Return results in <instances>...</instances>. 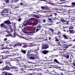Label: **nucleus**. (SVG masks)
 <instances>
[{
	"label": "nucleus",
	"mask_w": 75,
	"mask_h": 75,
	"mask_svg": "<svg viewBox=\"0 0 75 75\" xmlns=\"http://www.w3.org/2000/svg\"><path fill=\"white\" fill-rule=\"evenodd\" d=\"M54 39H55V41H56V42L59 41V40L57 38V36L55 37Z\"/></svg>",
	"instance_id": "15"
},
{
	"label": "nucleus",
	"mask_w": 75,
	"mask_h": 75,
	"mask_svg": "<svg viewBox=\"0 0 75 75\" xmlns=\"http://www.w3.org/2000/svg\"><path fill=\"white\" fill-rule=\"evenodd\" d=\"M4 1H5L6 3H9V0H4Z\"/></svg>",
	"instance_id": "31"
},
{
	"label": "nucleus",
	"mask_w": 75,
	"mask_h": 75,
	"mask_svg": "<svg viewBox=\"0 0 75 75\" xmlns=\"http://www.w3.org/2000/svg\"><path fill=\"white\" fill-rule=\"evenodd\" d=\"M4 24H11V23L10 22V21H9V20H7L6 21H4Z\"/></svg>",
	"instance_id": "6"
},
{
	"label": "nucleus",
	"mask_w": 75,
	"mask_h": 75,
	"mask_svg": "<svg viewBox=\"0 0 75 75\" xmlns=\"http://www.w3.org/2000/svg\"><path fill=\"white\" fill-rule=\"evenodd\" d=\"M17 46H21L22 45V44L20 43H16Z\"/></svg>",
	"instance_id": "19"
},
{
	"label": "nucleus",
	"mask_w": 75,
	"mask_h": 75,
	"mask_svg": "<svg viewBox=\"0 0 75 75\" xmlns=\"http://www.w3.org/2000/svg\"><path fill=\"white\" fill-rule=\"evenodd\" d=\"M7 38H5L4 39V41H7Z\"/></svg>",
	"instance_id": "44"
},
{
	"label": "nucleus",
	"mask_w": 75,
	"mask_h": 75,
	"mask_svg": "<svg viewBox=\"0 0 75 75\" xmlns=\"http://www.w3.org/2000/svg\"><path fill=\"white\" fill-rule=\"evenodd\" d=\"M11 68L10 67H9L6 66L5 67V69H6V70H9Z\"/></svg>",
	"instance_id": "13"
},
{
	"label": "nucleus",
	"mask_w": 75,
	"mask_h": 75,
	"mask_svg": "<svg viewBox=\"0 0 75 75\" xmlns=\"http://www.w3.org/2000/svg\"><path fill=\"white\" fill-rule=\"evenodd\" d=\"M73 28H74V27L72 26H70L69 28V29L70 30L71 29H73Z\"/></svg>",
	"instance_id": "32"
},
{
	"label": "nucleus",
	"mask_w": 75,
	"mask_h": 75,
	"mask_svg": "<svg viewBox=\"0 0 75 75\" xmlns=\"http://www.w3.org/2000/svg\"><path fill=\"white\" fill-rule=\"evenodd\" d=\"M42 52L43 54H48V52H50V51L48 50H45L42 51Z\"/></svg>",
	"instance_id": "7"
},
{
	"label": "nucleus",
	"mask_w": 75,
	"mask_h": 75,
	"mask_svg": "<svg viewBox=\"0 0 75 75\" xmlns=\"http://www.w3.org/2000/svg\"><path fill=\"white\" fill-rule=\"evenodd\" d=\"M72 64L74 67H75V60L74 61V62L72 63Z\"/></svg>",
	"instance_id": "35"
},
{
	"label": "nucleus",
	"mask_w": 75,
	"mask_h": 75,
	"mask_svg": "<svg viewBox=\"0 0 75 75\" xmlns=\"http://www.w3.org/2000/svg\"><path fill=\"white\" fill-rule=\"evenodd\" d=\"M10 68L11 69H16L17 68V67H16L14 66L12 67H10Z\"/></svg>",
	"instance_id": "21"
},
{
	"label": "nucleus",
	"mask_w": 75,
	"mask_h": 75,
	"mask_svg": "<svg viewBox=\"0 0 75 75\" xmlns=\"http://www.w3.org/2000/svg\"><path fill=\"white\" fill-rule=\"evenodd\" d=\"M54 16H57V15L56 13H54Z\"/></svg>",
	"instance_id": "63"
},
{
	"label": "nucleus",
	"mask_w": 75,
	"mask_h": 75,
	"mask_svg": "<svg viewBox=\"0 0 75 75\" xmlns=\"http://www.w3.org/2000/svg\"><path fill=\"white\" fill-rule=\"evenodd\" d=\"M21 52H22V53H23V54H25V53H26V50H23L22 49H21Z\"/></svg>",
	"instance_id": "17"
},
{
	"label": "nucleus",
	"mask_w": 75,
	"mask_h": 75,
	"mask_svg": "<svg viewBox=\"0 0 75 75\" xmlns=\"http://www.w3.org/2000/svg\"><path fill=\"white\" fill-rule=\"evenodd\" d=\"M71 20H73L71 21V23H74V22H75V21H74V20H75V19H73L71 18Z\"/></svg>",
	"instance_id": "27"
},
{
	"label": "nucleus",
	"mask_w": 75,
	"mask_h": 75,
	"mask_svg": "<svg viewBox=\"0 0 75 75\" xmlns=\"http://www.w3.org/2000/svg\"><path fill=\"white\" fill-rule=\"evenodd\" d=\"M10 36V37H13V35H12V34H8L6 35H5V37H8L9 36Z\"/></svg>",
	"instance_id": "12"
},
{
	"label": "nucleus",
	"mask_w": 75,
	"mask_h": 75,
	"mask_svg": "<svg viewBox=\"0 0 75 75\" xmlns=\"http://www.w3.org/2000/svg\"><path fill=\"white\" fill-rule=\"evenodd\" d=\"M42 12L44 13H47V11H43Z\"/></svg>",
	"instance_id": "50"
},
{
	"label": "nucleus",
	"mask_w": 75,
	"mask_h": 75,
	"mask_svg": "<svg viewBox=\"0 0 75 75\" xmlns=\"http://www.w3.org/2000/svg\"><path fill=\"white\" fill-rule=\"evenodd\" d=\"M40 30H41V28H37L36 30V32H38Z\"/></svg>",
	"instance_id": "29"
},
{
	"label": "nucleus",
	"mask_w": 75,
	"mask_h": 75,
	"mask_svg": "<svg viewBox=\"0 0 75 75\" xmlns=\"http://www.w3.org/2000/svg\"><path fill=\"white\" fill-rule=\"evenodd\" d=\"M24 67L25 68H30V67L26 66H24Z\"/></svg>",
	"instance_id": "40"
},
{
	"label": "nucleus",
	"mask_w": 75,
	"mask_h": 75,
	"mask_svg": "<svg viewBox=\"0 0 75 75\" xmlns=\"http://www.w3.org/2000/svg\"><path fill=\"white\" fill-rule=\"evenodd\" d=\"M28 33H29L30 34V35H32L33 34V32H28Z\"/></svg>",
	"instance_id": "25"
},
{
	"label": "nucleus",
	"mask_w": 75,
	"mask_h": 75,
	"mask_svg": "<svg viewBox=\"0 0 75 75\" xmlns=\"http://www.w3.org/2000/svg\"><path fill=\"white\" fill-rule=\"evenodd\" d=\"M49 40L50 41L51 40V37H49Z\"/></svg>",
	"instance_id": "60"
},
{
	"label": "nucleus",
	"mask_w": 75,
	"mask_h": 75,
	"mask_svg": "<svg viewBox=\"0 0 75 75\" xmlns=\"http://www.w3.org/2000/svg\"><path fill=\"white\" fill-rule=\"evenodd\" d=\"M17 43H16V44L13 46V47H17Z\"/></svg>",
	"instance_id": "49"
},
{
	"label": "nucleus",
	"mask_w": 75,
	"mask_h": 75,
	"mask_svg": "<svg viewBox=\"0 0 75 75\" xmlns=\"http://www.w3.org/2000/svg\"><path fill=\"white\" fill-rule=\"evenodd\" d=\"M69 30L70 34H74V33H75V31H74V30Z\"/></svg>",
	"instance_id": "10"
},
{
	"label": "nucleus",
	"mask_w": 75,
	"mask_h": 75,
	"mask_svg": "<svg viewBox=\"0 0 75 75\" xmlns=\"http://www.w3.org/2000/svg\"><path fill=\"white\" fill-rule=\"evenodd\" d=\"M64 57H65L67 59H68L69 58V53H67L66 54L63 55Z\"/></svg>",
	"instance_id": "9"
},
{
	"label": "nucleus",
	"mask_w": 75,
	"mask_h": 75,
	"mask_svg": "<svg viewBox=\"0 0 75 75\" xmlns=\"http://www.w3.org/2000/svg\"><path fill=\"white\" fill-rule=\"evenodd\" d=\"M2 13H8V9L7 8H5L2 11Z\"/></svg>",
	"instance_id": "5"
},
{
	"label": "nucleus",
	"mask_w": 75,
	"mask_h": 75,
	"mask_svg": "<svg viewBox=\"0 0 75 75\" xmlns=\"http://www.w3.org/2000/svg\"><path fill=\"white\" fill-rule=\"evenodd\" d=\"M10 30H10V32H11V33L13 32V28L10 29Z\"/></svg>",
	"instance_id": "38"
},
{
	"label": "nucleus",
	"mask_w": 75,
	"mask_h": 75,
	"mask_svg": "<svg viewBox=\"0 0 75 75\" xmlns=\"http://www.w3.org/2000/svg\"><path fill=\"white\" fill-rule=\"evenodd\" d=\"M16 25H15V24H14L13 28V29L14 30H16Z\"/></svg>",
	"instance_id": "26"
},
{
	"label": "nucleus",
	"mask_w": 75,
	"mask_h": 75,
	"mask_svg": "<svg viewBox=\"0 0 75 75\" xmlns=\"http://www.w3.org/2000/svg\"><path fill=\"white\" fill-rule=\"evenodd\" d=\"M20 74H23V72H21V71H20L19 72Z\"/></svg>",
	"instance_id": "55"
},
{
	"label": "nucleus",
	"mask_w": 75,
	"mask_h": 75,
	"mask_svg": "<svg viewBox=\"0 0 75 75\" xmlns=\"http://www.w3.org/2000/svg\"><path fill=\"white\" fill-rule=\"evenodd\" d=\"M35 30H36L35 28H32V30L33 31H35Z\"/></svg>",
	"instance_id": "33"
},
{
	"label": "nucleus",
	"mask_w": 75,
	"mask_h": 75,
	"mask_svg": "<svg viewBox=\"0 0 75 75\" xmlns=\"http://www.w3.org/2000/svg\"><path fill=\"white\" fill-rule=\"evenodd\" d=\"M49 30L50 31H51L52 33H53V32H54V30L52 29H50Z\"/></svg>",
	"instance_id": "23"
},
{
	"label": "nucleus",
	"mask_w": 75,
	"mask_h": 75,
	"mask_svg": "<svg viewBox=\"0 0 75 75\" xmlns=\"http://www.w3.org/2000/svg\"><path fill=\"white\" fill-rule=\"evenodd\" d=\"M8 27L9 28V29H12V27H11V25H10L8 26Z\"/></svg>",
	"instance_id": "37"
},
{
	"label": "nucleus",
	"mask_w": 75,
	"mask_h": 75,
	"mask_svg": "<svg viewBox=\"0 0 75 75\" xmlns=\"http://www.w3.org/2000/svg\"><path fill=\"white\" fill-rule=\"evenodd\" d=\"M41 26H37L36 27V28H41Z\"/></svg>",
	"instance_id": "47"
},
{
	"label": "nucleus",
	"mask_w": 75,
	"mask_h": 75,
	"mask_svg": "<svg viewBox=\"0 0 75 75\" xmlns=\"http://www.w3.org/2000/svg\"><path fill=\"white\" fill-rule=\"evenodd\" d=\"M52 25L51 23H49L48 25Z\"/></svg>",
	"instance_id": "61"
},
{
	"label": "nucleus",
	"mask_w": 75,
	"mask_h": 75,
	"mask_svg": "<svg viewBox=\"0 0 75 75\" xmlns=\"http://www.w3.org/2000/svg\"><path fill=\"white\" fill-rule=\"evenodd\" d=\"M37 53L35 54H27V58L28 59H34L35 58L37 57Z\"/></svg>",
	"instance_id": "1"
},
{
	"label": "nucleus",
	"mask_w": 75,
	"mask_h": 75,
	"mask_svg": "<svg viewBox=\"0 0 75 75\" xmlns=\"http://www.w3.org/2000/svg\"><path fill=\"white\" fill-rule=\"evenodd\" d=\"M21 18H20L18 20V21H19V22H20V21H21Z\"/></svg>",
	"instance_id": "41"
},
{
	"label": "nucleus",
	"mask_w": 75,
	"mask_h": 75,
	"mask_svg": "<svg viewBox=\"0 0 75 75\" xmlns=\"http://www.w3.org/2000/svg\"><path fill=\"white\" fill-rule=\"evenodd\" d=\"M62 37H64V39H68V36L65 35H62Z\"/></svg>",
	"instance_id": "11"
},
{
	"label": "nucleus",
	"mask_w": 75,
	"mask_h": 75,
	"mask_svg": "<svg viewBox=\"0 0 75 75\" xmlns=\"http://www.w3.org/2000/svg\"><path fill=\"white\" fill-rule=\"evenodd\" d=\"M59 70H60V71H65V70H64L63 69H59Z\"/></svg>",
	"instance_id": "51"
},
{
	"label": "nucleus",
	"mask_w": 75,
	"mask_h": 75,
	"mask_svg": "<svg viewBox=\"0 0 75 75\" xmlns=\"http://www.w3.org/2000/svg\"><path fill=\"white\" fill-rule=\"evenodd\" d=\"M70 59H71V60H69V62H72V61H71V58H70Z\"/></svg>",
	"instance_id": "52"
},
{
	"label": "nucleus",
	"mask_w": 75,
	"mask_h": 75,
	"mask_svg": "<svg viewBox=\"0 0 75 75\" xmlns=\"http://www.w3.org/2000/svg\"><path fill=\"white\" fill-rule=\"evenodd\" d=\"M41 8H42V9H44V6H41Z\"/></svg>",
	"instance_id": "59"
},
{
	"label": "nucleus",
	"mask_w": 75,
	"mask_h": 75,
	"mask_svg": "<svg viewBox=\"0 0 75 75\" xmlns=\"http://www.w3.org/2000/svg\"><path fill=\"white\" fill-rule=\"evenodd\" d=\"M43 21L44 23H45V22H46L45 20V19L43 20Z\"/></svg>",
	"instance_id": "64"
},
{
	"label": "nucleus",
	"mask_w": 75,
	"mask_h": 75,
	"mask_svg": "<svg viewBox=\"0 0 75 75\" xmlns=\"http://www.w3.org/2000/svg\"><path fill=\"white\" fill-rule=\"evenodd\" d=\"M60 21L61 22L65 24L66 25H68L69 24V22H70V21H67L65 20L63 18H61Z\"/></svg>",
	"instance_id": "2"
},
{
	"label": "nucleus",
	"mask_w": 75,
	"mask_h": 75,
	"mask_svg": "<svg viewBox=\"0 0 75 75\" xmlns=\"http://www.w3.org/2000/svg\"><path fill=\"white\" fill-rule=\"evenodd\" d=\"M58 75H64V73H63L61 72L60 73V74L59 73H58L57 74Z\"/></svg>",
	"instance_id": "28"
},
{
	"label": "nucleus",
	"mask_w": 75,
	"mask_h": 75,
	"mask_svg": "<svg viewBox=\"0 0 75 75\" xmlns=\"http://www.w3.org/2000/svg\"><path fill=\"white\" fill-rule=\"evenodd\" d=\"M49 48V46L47 44L44 45H42V50H43V49H47V48Z\"/></svg>",
	"instance_id": "3"
},
{
	"label": "nucleus",
	"mask_w": 75,
	"mask_h": 75,
	"mask_svg": "<svg viewBox=\"0 0 75 75\" xmlns=\"http://www.w3.org/2000/svg\"><path fill=\"white\" fill-rule=\"evenodd\" d=\"M34 75V74L33 73H28L27 74V75Z\"/></svg>",
	"instance_id": "42"
},
{
	"label": "nucleus",
	"mask_w": 75,
	"mask_h": 75,
	"mask_svg": "<svg viewBox=\"0 0 75 75\" xmlns=\"http://www.w3.org/2000/svg\"><path fill=\"white\" fill-rule=\"evenodd\" d=\"M44 10H47V7H44Z\"/></svg>",
	"instance_id": "54"
},
{
	"label": "nucleus",
	"mask_w": 75,
	"mask_h": 75,
	"mask_svg": "<svg viewBox=\"0 0 75 75\" xmlns=\"http://www.w3.org/2000/svg\"><path fill=\"white\" fill-rule=\"evenodd\" d=\"M21 71H23V73H24V72H25V73H26V71H25V69L23 68H21Z\"/></svg>",
	"instance_id": "16"
},
{
	"label": "nucleus",
	"mask_w": 75,
	"mask_h": 75,
	"mask_svg": "<svg viewBox=\"0 0 75 75\" xmlns=\"http://www.w3.org/2000/svg\"><path fill=\"white\" fill-rule=\"evenodd\" d=\"M34 74H36V75H42V74L41 73H35Z\"/></svg>",
	"instance_id": "20"
},
{
	"label": "nucleus",
	"mask_w": 75,
	"mask_h": 75,
	"mask_svg": "<svg viewBox=\"0 0 75 75\" xmlns=\"http://www.w3.org/2000/svg\"><path fill=\"white\" fill-rule=\"evenodd\" d=\"M71 24H72L73 25H74V26H75V23H71Z\"/></svg>",
	"instance_id": "56"
},
{
	"label": "nucleus",
	"mask_w": 75,
	"mask_h": 75,
	"mask_svg": "<svg viewBox=\"0 0 75 75\" xmlns=\"http://www.w3.org/2000/svg\"><path fill=\"white\" fill-rule=\"evenodd\" d=\"M32 66H33V68H34V67H36V65H35V64H33V65H32Z\"/></svg>",
	"instance_id": "46"
},
{
	"label": "nucleus",
	"mask_w": 75,
	"mask_h": 75,
	"mask_svg": "<svg viewBox=\"0 0 75 75\" xmlns=\"http://www.w3.org/2000/svg\"><path fill=\"white\" fill-rule=\"evenodd\" d=\"M1 16H4L5 15V14L3 13H1Z\"/></svg>",
	"instance_id": "48"
},
{
	"label": "nucleus",
	"mask_w": 75,
	"mask_h": 75,
	"mask_svg": "<svg viewBox=\"0 0 75 75\" xmlns=\"http://www.w3.org/2000/svg\"><path fill=\"white\" fill-rule=\"evenodd\" d=\"M61 42L59 41L58 42H57V44L58 46H59V45H61Z\"/></svg>",
	"instance_id": "18"
},
{
	"label": "nucleus",
	"mask_w": 75,
	"mask_h": 75,
	"mask_svg": "<svg viewBox=\"0 0 75 75\" xmlns=\"http://www.w3.org/2000/svg\"><path fill=\"white\" fill-rule=\"evenodd\" d=\"M28 45H24L23 46H22V47L23 48H26L27 47Z\"/></svg>",
	"instance_id": "24"
},
{
	"label": "nucleus",
	"mask_w": 75,
	"mask_h": 75,
	"mask_svg": "<svg viewBox=\"0 0 75 75\" xmlns=\"http://www.w3.org/2000/svg\"><path fill=\"white\" fill-rule=\"evenodd\" d=\"M2 53H6V51L5 50H4L3 52H1V54H2Z\"/></svg>",
	"instance_id": "43"
},
{
	"label": "nucleus",
	"mask_w": 75,
	"mask_h": 75,
	"mask_svg": "<svg viewBox=\"0 0 75 75\" xmlns=\"http://www.w3.org/2000/svg\"><path fill=\"white\" fill-rule=\"evenodd\" d=\"M71 5L73 6H75V2L71 3Z\"/></svg>",
	"instance_id": "30"
},
{
	"label": "nucleus",
	"mask_w": 75,
	"mask_h": 75,
	"mask_svg": "<svg viewBox=\"0 0 75 75\" xmlns=\"http://www.w3.org/2000/svg\"><path fill=\"white\" fill-rule=\"evenodd\" d=\"M5 63L6 64H10V62H9V61L7 60L5 62Z\"/></svg>",
	"instance_id": "22"
},
{
	"label": "nucleus",
	"mask_w": 75,
	"mask_h": 75,
	"mask_svg": "<svg viewBox=\"0 0 75 75\" xmlns=\"http://www.w3.org/2000/svg\"><path fill=\"white\" fill-rule=\"evenodd\" d=\"M55 62L56 63V64H60V62H59L57 60V59H55L54 60Z\"/></svg>",
	"instance_id": "14"
},
{
	"label": "nucleus",
	"mask_w": 75,
	"mask_h": 75,
	"mask_svg": "<svg viewBox=\"0 0 75 75\" xmlns=\"http://www.w3.org/2000/svg\"><path fill=\"white\" fill-rule=\"evenodd\" d=\"M0 50H4V48H3V47H2V48H1V47L0 48Z\"/></svg>",
	"instance_id": "58"
},
{
	"label": "nucleus",
	"mask_w": 75,
	"mask_h": 75,
	"mask_svg": "<svg viewBox=\"0 0 75 75\" xmlns=\"http://www.w3.org/2000/svg\"><path fill=\"white\" fill-rule=\"evenodd\" d=\"M70 45H66V48H68V47H70Z\"/></svg>",
	"instance_id": "45"
},
{
	"label": "nucleus",
	"mask_w": 75,
	"mask_h": 75,
	"mask_svg": "<svg viewBox=\"0 0 75 75\" xmlns=\"http://www.w3.org/2000/svg\"><path fill=\"white\" fill-rule=\"evenodd\" d=\"M38 15H35V17H36V18H38Z\"/></svg>",
	"instance_id": "62"
},
{
	"label": "nucleus",
	"mask_w": 75,
	"mask_h": 75,
	"mask_svg": "<svg viewBox=\"0 0 75 75\" xmlns=\"http://www.w3.org/2000/svg\"><path fill=\"white\" fill-rule=\"evenodd\" d=\"M0 26L1 27H2V28H7V27L4 23H2L1 24Z\"/></svg>",
	"instance_id": "8"
},
{
	"label": "nucleus",
	"mask_w": 75,
	"mask_h": 75,
	"mask_svg": "<svg viewBox=\"0 0 75 75\" xmlns=\"http://www.w3.org/2000/svg\"><path fill=\"white\" fill-rule=\"evenodd\" d=\"M9 74V73L7 72V73H6V74H4V75H8V74Z\"/></svg>",
	"instance_id": "53"
},
{
	"label": "nucleus",
	"mask_w": 75,
	"mask_h": 75,
	"mask_svg": "<svg viewBox=\"0 0 75 75\" xmlns=\"http://www.w3.org/2000/svg\"><path fill=\"white\" fill-rule=\"evenodd\" d=\"M27 25H28V24H27V23L25 21L23 24H21L20 25V27L21 28H22L24 25V26H25Z\"/></svg>",
	"instance_id": "4"
},
{
	"label": "nucleus",
	"mask_w": 75,
	"mask_h": 75,
	"mask_svg": "<svg viewBox=\"0 0 75 75\" xmlns=\"http://www.w3.org/2000/svg\"><path fill=\"white\" fill-rule=\"evenodd\" d=\"M31 53V51L30 50H28V53Z\"/></svg>",
	"instance_id": "57"
},
{
	"label": "nucleus",
	"mask_w": 75,
	"mask_h": 75,
	"mask_svg": "<svg viewBox=\"0 0 75 75\" xmlns=\"http://www.w3.org/2000/svg\"><path fill=\"white\" fill-rule=\"evenodd\" d=\"M6 44H9V43H10V41L8 40L6 41Z\"/></svg>",
	"instance_id": "34"
},
{
	"label": "nucleus",
	"mask_w": 75,
	"mask_h": 75,
	"mask_svg": "<svg viewBox=\"0 0 75 75\" xmlns=\"http://www.w3.org/2000/svg\"><path fill=\"white\" fill-rule=\"evenodd\" d=\"M3 62V60L2 59L0 60V64H2Z\"/></svg>",
	"instance_id": "36"
},
{
	"label": "nucleus",
	"mask_w": 75,
	"mask_h": 75,
	"mask_svg": "<svg viewBox=\"0 0 75 75\" xmlns=\"http://www.w3.org/2000/svg\"><path fill=\"white\" fill-rule=\"evenodd\" d=\"M55 58V55L51 56V58Z\"/></svg>",
	"instance_id": "39"
}]
</instances>
